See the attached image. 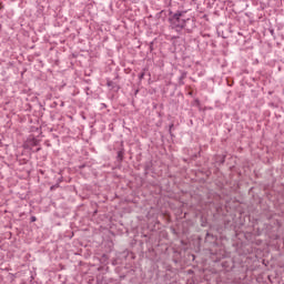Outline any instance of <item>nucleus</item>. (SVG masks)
<instances>
[{
  "instance_id": "f257e3e1",
  "label": "nucleus",
  "mask_w": 284,
  "mask_h": 284,
  "mask_svg": "<svg viewBox=\"0 0 284 284\" xmlns=\"http://www.w3.org/2000/svg\"><path fill=\"white\" fill-rule=\"evenodd\" d=\"M181 17H183V13H175L171 18L172 26H174L175 28H185V20L181 19Z\"/></svg>"
},
{
  "instance_id": "f03ea898",
  "label": "nucleus",
  "mask_w": 284,
  "mask_h": 284,
  "mask_svg": "<svg viewBox=\"0 0 284 284\" xmlns=\"http://www.w3.org/2000/svg\"><path fill=\"white\" fill-rule=\"evenodd\" d=\"M32 221H37V217H32Z\"/></svg>"
}]
</instances>
